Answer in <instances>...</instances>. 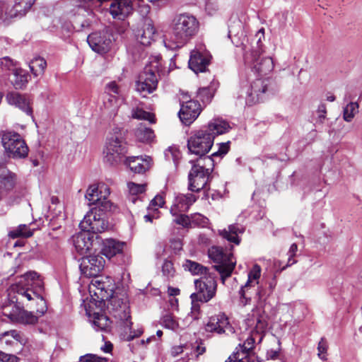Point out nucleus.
I'll return each mask as SVG.
<instances>
[{
	"mask_svg": "<svg viewBox=\"0 0 362 362\" xmlns=\"http://www.w3.org/2000/svg\"><path fill=\"white\" fill-rule=\"evenodd\" d=\"M11 290L22 298L28 301L35 300L37 303L36 315L22 309L17 322L35 324L47 312V307L43 298L44 283L37 272L30 271L18 277L16 282L11 285Z\"/></svg>",
	"mask_w": 362,
	"mask_h": 362,
	"instance_id": "1",
	"label": "nucleus"
},
{
	"mask_svg": "<svg viewBox=\"0 0 362 362\" xmlns=\"http://www.w3.org/2000/svg\"><path fill=\"white\" fill-rule=\"evenodd\" d=\"M172 29L175 45H167L165 40L163 42L167 48L173 49L183 46L197 33L199 21L189 13H181L174 18Z\"/></svg>",
	"mask_w": 362,
	"mask_h": 362,
	"instance_id": "2",
	"label": "nucleus"
},
{
	"mask_svg": "<svg viewBox=\"0 0 362 362\" xmlns=\"http://www.w3.org/2000/svg\"><path fill=\"white\" fill-rule=\"evenodd\" d=\"M196 292L191 294L192 308L187 318L194 320L199 318L200 306L198 302L207 303L216 293L217 283L214 274L210 273L194 281Z\"/></svg>",
	"mask_w": 362,
	"mask_h": 362,
	"instance_id": "3",
	"label": "nucleus"
},
{
	"mask_svg": "<svg viewBox=\"0 0 362 362\" xmlns=\"http://www.w3.org/2000/svg\"><path fill=\"white\" fill-rule=\"evenodd\" d=\"M245 325L249 327L247 337L236 350L250 354L254 348L255 341L258 339L260 341L262 339V334L267 327V315L262 309L253 310L252 313L246 319Z\"/></svg>",
	"mask_w": 362,
	"mask_h": 362,
	"instance_id": "4",
	"label": "nucleus"
},
{
	"mask_svg": "<svg viewBox=\"0 0 362 362\" xmlns=\"http://www.w3.org/2000/svg\"><path fill=\"white\" fill-rule=\"evenodd\" d=\"M115 285L113 280L109 276H97L92 279L89 285V292L92 297L95 296V300L103 302L110 300V304L114 307L119 304V299L113 296Z\"/></svg>",
	"mask_w": 362,
	"mask_h": 362,
	"instance_id": "5",
	"label": "nucleus"
},
{
	"mask_svg": "<svg viewBox=\"0 0 362 362\" xmlns=\"http://www.w3.org/2000/svg\"><path fill=\"white\" fill-rule=\"evenodd\" d=\"M209 257L215 262V269L221 275L223 283L229 277L235 269L236 260L231 252L220 247H212L209 250Z\"/></svg>",
	"mask_w": 362,
	"mask_h": 362,
	"instance_id": "6",
	"label": "nucleus"
},
{
	"mask_svg": "<svg viewBox=\"0 0 362 362\" xmlns=\"http://www.w3.org/2000/svg\"><path fill=\"white\" fill-rule=\"evenodd\" d=\"M110 194L109 187L103 182L91 185L86 190V198L90 206H94L91 209L105 212L111 209L112 203L108 199Z\"/></svg>",
	"mask_w": 362,
	"mask_h": 362,
	"instance_id": "7",
	"label": "nucleus"
},
{
	"mask_svg": "<svg viewBox=\"0 0 362 362\" xmlns=\"http://www.w3.org/2000/svg\"><path fill=\"white\" fill-rule=\"evenodd\" d=\"M2 145L8 159L13 158H24L28 154V147L21 135L13 132H7L4 133L1 138Z\"/></svg>",
	"mask_w": 362,
	"mask_h": 362,
	"instance_id": "8",
	"label": "nucleus"
},
{
	"mask_svg": "<svg viewBox=\"0 0 362 362\" xmlns=\"http://www.w3.org/2000/svg\"><path fill=\"white\" fill-rule=\"evenodd\" d=\"M127 152L126 144L123 141L122 134L117 132L110 134L106 140L104 150L105 158L110 164L121 162Z\"/></svg>",
	"mask_w": 362,
	"mask_h": 362,
	"instance_id": "9",
	"label": "nucleus"
},
{
	"mask_svg": "<svg viewBox=\"0 0 362 362\" xmlns=\"http://www.w3.org/2000/svg\"><path fill=\"white\" fill-rule=\"evenodd\" d=\"M214 144L212 136H209L206 130L202 127L191 133L187 140V148L192 154L196 156H205Z\"/></svg>",
	"mask_w": 362,
	"mask_h": 362,
	"instance_id": "10",
	"label": "nucleus"
},
{
	"mask_svg": "<svg viewBox=\"0 0 362 362\" xmlns=\"http://www.w3.org/2000/svg\"><path fill=\"white\" fill-rule=\"evenodd\" d=\"M156 63L155 66H146L136 81L135 89L142 97H146L157 88L158 78L156 71L158 69V62Z\"/></svg>",
	"mask_w": 362,
	"mask_h": 362,
	"instance_id": "11",
	"label": "nucleus"
},
{
	"mask_svg": "<svg viewBox=\"0 0 362 362\" xmlns=\"http://www.w3.org/2000/svg\"><path fill=\"white\" fill-rule=\"evenodd\" d=\"M98 209H91L79 223L82 230H87L94 234L104 232L108 228V223L103 214H98Z\"/></svg>",
	"mask_w": 362,
	"mask_h": 362,
	"instance_id": "12",
	"label": "nucleus"
},
{
	"mask_svg": "<svg viewBox=\"0 0 362 362\" xmlns=\"http://www.w3.org/2000/svg\"><path fill=\"white\" fill-rule=\"evenodd\" d=\"M262 269L257 264H254L248 271L247 280L239 291L240 300L243 305L250 304L252 299V288L259 284Z\"/></svg>",
	"mask_w": 362,
	"mask_h": 362,
	"instance_id": "13",
	"label": "nucleus"
},
{
	"mask_svg": "<svg viewBox=\"0 0 362 362\" xmlns=\"http://www.w3.org/2000/svg\"><path fill=\"white\" fill-rule=\"evenodd\" d=\"M245 62L252 70L259 76H264L270 73L274 68L273 60L270 57H259L257 50L246 53L244 57Z\"/></svg>",
	"mask_w": 362,
	"mask_h": 362,
	"instance_id": "14",
	"label": "nucleus"
},
{
	"mask_svg": "<svg viewBox=\"0 0 362 362\" xmlns=\"http://www.w3.org/2000/svg\"><path fill=\"white\" fill-rule=\"evenodd\" d=\"M33 0H15L13 5L0 1V19L8 20L24 16L31 8Z\"/></svg>",
	"mask_w": 362,
	"mask_h": 362,
	"instance_id": "15",
	"label": "nucleus"
},
{
	"mask_svg": "<svg viewBox=\"0 0 362 362\" xmlns=\"http://www.w3.org/2000/svg\"><path fill=\"white\" fill-rule=\"evenodd\" d=\"M105 261L100 255H92L81 259L80 270L86 276L97 277L103 271Z\"/></svg>",
	"mask_w": 362,
	"mask_h": 362,
	"instance_id": "16",
	"label": "nucleus"
},
{
	"mask_svg": "<svg viewBox=\"0 0 362 362\" xmlns=\"http://www.w3.org/2000/svg\"><path fill=\"white\" fill-rule=\"evenodd\" d=\"M8 158L6 156L0 158V200L4 194L10 192L16 185L17 176L6 168ZM4 211L0 210V215Z\"/></svg>",
	"mask_w": 362,
	"mask_h": 362,
	"instance_id": "17",
	"label": "nucleus"
},
{
	"mask_svg": "<svg viewBox=\"0 0 362 362\" xmlns=\"http://www.w3.org/2000/svg\"><path fill=\"white\" fill-rule=\"evenodd\" d=\"M206 329L208 332H214L218 334L226 333L227 334H233L235 332L224 313H218L211 316L206 324Z\"/></svg>",
	"mask_w": 362,
	"mask_h": 362,
	"instance_id": "18",
	"label": "nucleus"
},
{
	"mask_svg": "<svg viewBox=\"0 0 362 362\" xmlns=\"http://www.w3.org/2000/svg\"><path fill=\"white\" fill-rule=\"evenodd\" d=\"M210 62V55L202 47L199 49H194L190 53L189 67L194 73L206 71Z\"/></svg>",
	"mask_w": 362,
	"mask_h": 362,
	"instance_id": "19",
	"label": "nucleus"
},
{
	"mask_svg": "<svg viewBox=\"0 0 362 362\" xmlns=\"http://www.w3.org/2000/svg\"><path fill=\"white\" fill-rule=\"evenodd\" d=\"M87 41L90 48L99 54L107 52L112 44L110 36L105 33H91L88 36Z\"/></svg>",
	"mask_w": 362,
	"mask_h": 362,
	"instance_id": "20",
	"label": "nucleus"
},
{
	"mask_svg": "<svg viewBox=\"0 0 362 362\" xmlns=\"http://www.w3.org/2000/svg\"><path fill=\"white\" fill-rule=\"evenodd\" d=\"M202 111L200 104L196 100H189L182 105L179 117L185 125L192 124Z\"/></svg>",
	"mask_w": 362,
	"mask_h": 362,
	"instance_id": "21",
	"label": "nucleus"
},
{
	"mask_svg": "<svg viewBox=\"0 0 362 362\" xmlns=\"http://www.w3.org/2000/svg\"><path fill=\"white\" fill-rule=\"evenodd\" d=\"M211 173L208 171H201L191 169L189 175L188 189L192 192H199L201 189H209L207 185Z\"/></svg>",
	"mask_w": 362,
	"mask_h": 362,
	"instance_id": "22",
	"label": "nucleus"
},
{
	"mask_svg": "<svg viewBox=\"0 0 362 362\" xmlns=\"http://www.w3.org/2000/svg\"><path fill=\"white\" fill-rule=\"evenodd\" d=\"M269 85L267 78H259L255 80L251 86L250 91L247 92L246 103L252 105L262 100V95L264 93Z\"/></svg>",
	"mask_w": 362,
	"mask_h": 362,
	"instance_id": "23",
	"label": "nucleus"
},
{
	"mask_svg": "<svg viewBox=\"0 0 362 362\" xmlns=\"http://www.w3.org/2000/svg\"><path fill=\"white\" fill-rule=\"evenodd\" d=\"M96 236L89 231L83 230L73 237L74 245L80 255L90 252L93 247L94 238Z\"/></svg>",
	"mask_w": 362,
	"mask_h": 362,
	"instance_id": "24",
	"label": "nucleus"
},
{
	"mask_svg": "<svg viewBox=\"0 0 362 362\" xmlns=\"http://www.w3.org/2000/svg\"><path fill=\"white\" fill-rule=\"evenodd\" d=\"M0 308H2L3 315L10 319L11 321L17 322L23 308L13 301H8V296L5 292H0Z\"/></svg>",
	"mask_w": 362,
	"mask_h": 362,
	"instance_id": "25",
	"label": "nucleus"
},
{
	"mask_svg": "<svg viewBox=\"0 0 362 362\" xmlns=\"http://www.w3.org/2000/svg\"><path fill=\"white\" fill-rule=\"evenodd\" d=\"M132 10L131 0H111L110 13L114 18L124 19Z\"/></svg>",
	"mask_w": 362,
	"mask_h": 362,
	"instance_id": "26",
	"label": "nucleus"
},
{
	"mask_svg": "<svg viewBox=\"0 0 362 362\" xmlns=\"http://www.w3.org/2000/svg\"><path fill=\"white\" fill-rule=\"evenodd\" d=\"M196 200L197 197L192 194H180L177 195L170 209V214L175 216L177 213L187 211Z\"/></svg>",
	"mask_w": 362,
	"mask_h": 362,
	"instance_id": "27",
	"label": "nucleus"
},
{
	"mask_svg": "<svg viewBox=\"0 0 362 362\" xmlns=\"http://www.w3.org/2000/svg\"><path fill=\"white\" fill-rule=\"evenodd\" d=\"M6 99L9 105H14L28 115H33V109L30 106V99L16 92H10L6 95Z\"/></svg>",
	"mask_w": 362,
	"mask_h": 362,
	"instance_id": "28",
	"label": "nucleus"
},
{
	"mask_svg": "<svg viewBox=\"0 0 362 362\" xmlns=\"http://www.w3.org/2000/svg\"><path fill=\"white\" fill-rule=\"evenodd\" d=\"M230 128L228 122L220 117L212 119L206 126L202 127V129L206 130L208 134L212 136L214 141L216 136L228 132Z\"/></svg>",
	"mask_w": 362,
	"mask_h": 362,
	"instance_id": "29",
	"label": "nucleus"
},
{
	"mask_svg": "<svg viewBox=\"0 0 362 362\" xmlns=\"http://www.w3.org/2000/svg\"><path fill=\"white\" fill-rule=\"evenodd\" d=\"M125 163L130 170L136 173H142L148 170L151 165L149 156H132L127 158Z\"/></svg>",
	"mask_w": 362,
	"mask_h": 362,
	"instance_id": "30",
	"label": "nucleus"
},
{
	"mask_svg": "<svg viewBox=\"0 0 362 362\" xmlns=\"http://www.w3.org/2000/svg\"><path fill=\"white\" fill-rule=\"evenodd\" d=\"M156 30L150 21H146L141 28L138 29L135 33L137 41L144 45L148 46L153 40Z\"/></svg>",
	"mask_w": 362,
	"mask_h": 362,
	"instance_id": "31",
	"label": "nucleus"
},
{
	"mask_svg": "<svg viewBox=\"0 0 362 362\" xmlns=\"http://www.w3.org/2000/svg\"><path fill=\"white\" fill-rule=\"evenodd\" d=\"M124 308L123 326L124 330L122 334V337L124 340L129 341L136 337H139L143 332L140 329L136 330L132 329V322L130 320L131 316L129 310H126V305H124Z\"/></svg>",
	"mask_w": 362,
	"mask_h": 362,
	"instance_id": "32",
	"label": "nucleus"
},
{
	"mask_svg": "<svg viewBox=\"0 0 362 362\" xmlns=\"http://www.w3.org/2000/svg\"><path fill=\"white\" fill-rule=\"evenodd\" d=\"M124 243L113 239H107L103 243L102 253L110 259L111 257L122 252Z\"/></svg>",
	"mask_w": 362,
	"mask_h": 362,
	"instance_id": "33",
	"label": "nucleus"
},
{
	"mask_svg": "<svg viewBox=\"0 0 362 362\" xmlns=\"http://www.w3.org/2000/svg\"><path fill=\"white\" fill-rule=\"evenodd\" d=\"M243 233V228L238 224H232L228 227V229L218 230L219 235L235 245H239L240 239L238 235Z\"/></svg>",
	"mask_w": 362,
	"mask_h": 362,
	"instance_id": "34",
	"label": "nucleus"
},
{
	"mask_svg": "<svg viewBox=\"0 0 362 362\" xmlns=\"http://www.w3.org/2000/svg\"><path fill=\"white\" fill-rule=\"evenodd\" d=\"M198 156L199 158H197L195 161H189L192 163L191 169H197V170L201 171H208L209 173H211L214 168V160L212 158L206 155Z\"/></svg>",
	"mask_w": 362,
	"mask_h": 362,
	"instance_id": "35",
	"label": "nucleus"
},
{
	"mask_svg": "<svg viewBox=\"0 0 362 362\" xmlns=\"http://www.w3.org/2000/svg\"><path fill=\"white\" fill-rule=\"evenodd\" d=\"M135 136L140 142L150 143L153 141L155 134L151 129L141 125L136 128Z\"/></svg>",
	"mask_w": 362,
	"mask_h": 362,
	"instance_id": "36",
	"label": "nucleus"
},
{
	"mask_svg": "<svg viewBox=\"0 0 362 362\" xmlns=\"http://www.w3.org/2000/svg\"><path fill=\"white\" fill-rule=\"evenodd\" d=\"M183 267H185V270H188L194 275H207L210 274L208 272V269L202 266V264L193 262L191 260H186L185 263L183 264Z\"/></svg>",
	"mask_w": 362,
	"mask_h": 362,
	"instance_id": "37",
	"label": "nucleus"
},
{
	"mask_svg": "<svg viewBox=\"0 0 362 362\" xmlns=\"http://www.w3.org/2000/svg\"><path fill=\"white\" fill-rule=\"evenodd\" d=\"M12 82L16 89L23 88L28 81L29 75L23 69H16Z\"/></svg>",
	"mask_w": 362,
	"mask_h": 362,
	"instance_id": "38",
	"label": "nucleus"
},
{
	"mask_svg": "<svg viewBox=\"0 0 362 362\" xmlns=\"http://www.w3.org/2000/svg\"><path fill=\"white\" fill-rule=\"evenodd\" d=\"M46 61L41 57L33 59L29 64V67L35 76L42 75L46 68Z\"/></svg>",
	"mask_w": 362,
	"mask_h": 362,
	"instance_id": "39",
	"label": "nucleus"
},
{
	"mask_svg": "<svg viewBox=\"0 0 362 362\" xmlns=\"http://www.w3.org/2000/svg\"><path fill=\"white\" fill-rule=\"evenodd\" d=\"M359 105L357 102L349 103L343 109V119L347 122L353 120L355 115L358 112Z\"/></svg>",
	"mask_w": 362,
	"mask_h": 362,
	"instance_id": "40",
	"label": "nucleus"
},
{
	"mask_svg": "<svg viewBox=\"0 0 362 362\" xmlns=\"http://www.w3.org/2000/svg\"><path fill=\"white\" fill-rule=\"evenodd\" d=\"M127 187L130 194V196L129 197V200L134 204L137 200V198L135 197L134 196L142 194L146 191V185L144 184H136L134 182H129L127 184Z\"/></svg>",
	"mask_w": 362,
	"mask_h": 362,
	"instance_id": "41",
	"label": "nucleus"
},
{
	"mask_svg": "<svg viewBox=\"0 0 362 362\" xmlns=\"http://www.w3.org/2000/svg\"><path fill=\"white\" fill-rule=\"evenodd\" d=\"M93 324L97 329L105 330L109 327L110 321L106 315L95 313L93 314Z\"/></svg>",
	"mask_w": 362,
	"mask_h": 362,
	"instance_id": "42",
	"label": "nucleus"
},
{
	"mask_svg": "<svg viewBox=\"0 0 362 362\" xmlns=\"http://www.w3.org/2000/svg\"><path fill=\"white\" fill-rule=\"evenodd\" d=\"M33 234V231L29 228L28 225L22 224L9 232V236L12 238L19 237L29 238Z\"/></svg>",
	"mask_w": 362,
	"mask_h": 362,
	"instance_id": "43",
	"label": "nucleus"
},
{
	"mask_svg": "<svg viewBox=\"0 0 362 362\" xmlns=\"http://www.w3.org/2000/svg\"><path fill=\"white\" fill-rule=\"evenodd\" d=\"M118 97L112 94H105L103 98L104 107L111 112H114L118 107Z\"/></svg>",
	"mask_w": 362,
	"mask_h": 362,
	"instance_id": "44",
	"label": "nucleus"
},
{
	"mask_svg": "<svg viewBox=\"0 0 362 362\" xmlns=\"http://www.w3.org/2000/svg\"><path fill=\"white\" fill-rule=\"evenodd\" d=\"M214 93L215 88H212L211 87H204L199 89L197 97L204 104H207L211 102Z\"/></svg>",
	"mask_w": 362,
	"mask_h": 362,
	"instance_id": "45",
	"label": "nucleus"
},
{
	"mask_svg": "<svg viewBox=\"0 0 362 362\" xmlns=\"http://www.w3.org/2000/svg\"><path fill=\"white\" fill-rule=\"evenodd\" d=\"M132 117L134 119L147 120L151 123L155 122L154 115L144 110L142 108H134L132 110Z\"/></svg>",
	"mask_w": 362,
	"mask_h": 362,
	"instance_id": "46",
	"label": "nucleus"
},
{
	"mask_svg": "<svg viewBox=\"0 0 362 362\" xmlns=\"http://www.w3.org/2000/svg\"><path fill=\"white\" fill-rule=\"evenodd\" d=\"M160 323L164 327L172 330H176L179 327L178 322L171 314L163 315L160 320Z\"/></svg>",
	"mask_w": 362,
	"mask_h": 362,
	"instance_id": "47",
	"label": "nucleus"
},
{
	"mask_svg": "<svg viewBox=\"0 0 362 362\" xmlns=\"http://www.w3.org/2000/svg\"><path fill=\"white\" fill-rule=\"evenodd\" d=\"M226 362H252L250 358V354L245 351L237 350L233 353Z\"/></svg>",
	"mask_w": 362,
	"mask_h": 362,
	"instance_id": "48",
	"label": "nucleus"
},
{
	"mask_svg": "<svg viewBox=\"0 0 362 362\" xmlns=\"http://www.w3.org/2000/svg\"><path fill=\"white\" fill-rule=\"evenodd\" d=\"M191 221L192 228L195 226L206 227L209 223V220L207 217L199 213L192 214Z\"/></svg>",
	"mask_w": 362,
	"mask_h": 362,
	"instance_id": "49",
	"label": "nucleus"
},
{
	"mask_svg": "<svg viewBox=\"0 0 362 362\" xmlns=\"http://www.w3.org/2000/svg\"><path fill=\"white\" fill-rule=\"evenodd\" d=\"M175 218L173 220L174 222L178 225L182 226L185 228H192V214L190 216L185 214H180L179 213L177 215L174 216Z\"/></svg>",
	"mask_w": 362,
	"mask_h": 362,
	"instance_id": "50",
	"label": "nucleus"
},
{
	"mask_svg": "<svg viewBox=\"0 0 362 362\" xmlns=\"http://www.w3.org/2000/svg\"><path fill=\"white\" fill-rule=\"evenodd\" d=\"M257 286L255 298L258 302L265 300L266 298L272 294L268 288H265L262 284H259Z\"/></svg>",
	"mask_w": 362,
	"mask_h": 362,
	"instance_id": "51",
	"label": "nucleus"
},
{
	"mask_svg": "<svg viewBox=\"0 0 362 362\" xmlns=\"http://www.w3.org/2000/svg\"><path fill=\"white\" fill-rule=\"evenodd\" d=\"M165 204L164 198L162 195H156L150 202L148 210L150 211H156L159 213L158 209L163 206Z\"/></svg>",
	"mask_w": 362,
	"mask_h": 362,
	"instance_id": "52",
	"label": "nucleus"
},
{
	"mask_svg": "<svg viewBox=\"0 0 362 362\" xmlns=\"http://www.w3.org/2000/svg\"><path fill=\"white\" fill-rule=\"evenodd\" d=\"M165 157L168 160H173L176 164L180 159V152L175 147H169L165 151Z\"/></svg>",
	"mask_w": 362,
	"mask_h": 362,
	"instance_id": "53",
	"label": "nucleus"
},
{
	"mask_svg": "<svg viewBox=\"0 0 362 362\" xmlns=\"http://www.w3.org/2000/svg\"><path fill=\"white\" fill-rule=\"evenodd\" d=\"M162 273L167 279L173 278L175 274V269L171 261L165 260L162 266Z\"/></svg>",
	"mask_w": 362,
	"mask_h": 362,
	"instance_id": "54",
	"label": "nucleus"
},
{
	"mask_svg": "<svg viewBox=\"0 0 362 362\" xmlns=\"http://www.w3.org/2000/svg\"><path fill=\"white\" fill-rule=\"evenodd\" d=\"M10 337H12V339L16 342L21 341V335L16 330H12L4 333L1 338V341L6 344H13L14 341L8 339Z\"/></svg>",
	"mask_w": 362,
	"mask_h": 362,
	"instance_id": "55",
	"label": "nucleus"
},
{
	"mask_svg": "<svg viewBox=\"0 0 362 362\" xmlns=\"http://www.w3.org/2000/svg\"><path fill=\"white\" fill-rule=\"evenodd\" d=\"M327 349L328 345L327 341L322 338L320 341L318 342V358L324 361L327 360Z\"/></svg>",
	"mask_w": 362,
	"mask_h": 362,
	"instance_id": "56",
	"label": "nucleus"
},
{
	"mask_svg": "<svg viewBox=\"0 0 362 362\" xmlns=\"http://www.w3.org/2000/svg\"><path fill=\"white\" fill-rule=\"evenodd\" d=\"M105 94H112L118 97L120 94V88L115 81H110L105 86Z\"/></svg>",
	"mask_w": 362,
	"mask_h": 362,
	"instance_id": "57",
	"label": "nucleus"
},
{
	"mask_svg": "<svg viewBox=\"0 0 362 362\" xmlns=\"http://www.w3.org/2000/svg\"><path fill=\"white\" fill-rule=\"evenodd\" d=\"M80 362H107L105 358H100L94 354H88L80 357Z\"/></svg>",
	"mask_w": 362,
	"mask_h": 362,
	"instance_id": "58",
	"label": "nucleus"
},
{
	"mask_svg": "<svg viewBox=\"0 0 362 362\" xmlns=\"http://www.w3.org/2000/svg\"><path fill=\"white\" fill-rule=\"evenodd\" d=\"M229 142L218 144V149L213 153L212 156H222L226 155L229 150Z\"/></svg>",
	"mask_w": 362,
	"mask_h": 362,
	"instance_id": "59",
	"label": "nucleus"
},
{
	"mask_svg": "<svg viewBox=\"0 0 362 362\" xmlns=\"http://www.w3.org/2000/svg\"><path fill=\"white\" fill-rule=\"evenodd\" d=\"M298 250V246L296 243H293L291 245L290 249L288 252V262L287 267L293 265L296 261L293 259V257L296 255V253Z\"/></svg>",
	"mask_w": 362,
	"mask_h": 362,
	"instance_id": "60",
	"label": "nucleus"
},
{
	"mask_svg": "<svg viewBox=\"0 0 362 362\" xmlns=\"http://www.w3.org/2000/svg\"><path fill=\"white\" fill-rule=\"evenodd\" d=\"M327 108L324 103L318 105V122H323L326 119Z\"/></svg>",
	"mask_w": 362,
	"mask_h": 362,
	"instance_id": "61",
	"label": "nucleus"
},
{
	"mask_svg": "<svg viewBox=\"0 0 362 362\" xmlns=\"http://www.w3.org/2000/svg\"><path fill=\"white\" fill-rule=\"evenodd\" d=\"M0 361L1 362H18V358L14 355L0 353Z\"/></svg>",
	"mask_w": 362,
	"mask_h": 362,
	"instance_id": "62",
	"label": "nucleus"
},
{
	"mask_svg": "<svg viewBox=\"0 0 362 362\" xmlns=\"http://www.w3.org/2000/svg\"><path fill=\"white\" fill-rule=\"evenodd\" d=\"M0 64L2 67L7 69H10L14 65L13 60L8 57L0 59Z\"/></svg>",
	"mask_w": 362,
	"mask_h": 362,
	"instance_id": "63",
	"label": "nucleus"
},
{
	"mask_svg": "<svg viewBox=\"0 0 362 362\" xmlns=\"http://www.w3.org/2000/svg\"><path fill=\"white\" fill-rule=\"evenodd\" d=\"M149 213L144 216V219L146 222H152L153 218H158L159 217V213L156 211H150Z\"/></svg>",
	"mask_w": 362,
	"mask_h": 362,
	"instance_id": "64",
	"label": "nucleus"
}]
</instances>
